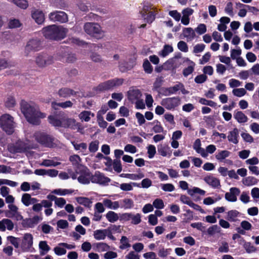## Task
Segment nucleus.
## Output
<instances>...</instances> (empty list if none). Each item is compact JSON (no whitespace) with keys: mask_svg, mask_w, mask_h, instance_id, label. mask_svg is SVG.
<instances>
[{"mask_svg":"<svg viewBox=\"0 0 259 259\" xmlns=\"http://www.w3.org/2000/svg\"><path fill=\"white\" fill-rule=\"evenodd\" d=\"M103 204L105 207L108 209L116 210L120 208V202L118 201H112L109 199H103Z\"/></svg>","mask_w":259,"mask_h":259,"instance_id":"nucleus-27","label":"nucleus"},{"mask_svg":"<svg viewBox=\"0 0 259 259\" xmlns=\"http://www.w3.org/2000/svg\"><path fill=\"white\" fill-rule=\"evenodd\" d=\"M20 106L21 112L27 120L31 124H39L40 119L46 116V114L41 112L38 107L33 103L22 100Z\"/></svg>","mask_w":259,"mask_h":259,"instance_id":"nucleus-1","label":"nucleus"},{"mask_svg":"<svg viewBox=\"0 0 259 259\" xmlns=\"http://www.w3.org/2000/svg\"><path fill=\"white\" fill-rule=\"evenodd\" d=\"M172 52V47L169 45H165L164 46L163 49L159 53V55L162 57H165Z\"/></svg>","mask_w":259,"mask_h":259,"instance_id":"nucleus-48","label":"nucleus"},{"mask_svg":"<svg viewBox=\"0 0 259 259\" xmlns=\"http://www.w3.org/2000/svg\"><path fill=\"white\" fill-rule=\"evenodd\" d=\"M184 62H189V66L188 67L185 68L183 70V74L185 76H188L189 75L191 74L194 69L195 64L193 61L190 60L188 58H186L184 59Z\"/></svg>","mask_w":259,"mask_h":259,"instance_id":"nucleus-30","label":"nucleus"},{"mask_svg":"<svg viewBox=\"0 0 259 259\" xmlns=\"http://www.w3.org/2000/svg\"><path fill=\"white\" fill-rule=\"evenodd\" d=\"M110 181V179L99 171H96L94 175H92L91 182L100 185H106Z\"/></svg>","mask_w":259,"mask_h":259,"instance_id":"nucleus-15","label":"nucleus"},{"mask_svg":"<svg viewBox=\"0 0 259 259\" xmlns=\"http://www.w3.org/2000/svg\"><path fill=\"white\" fill-rule=\"evenodd\" d=\"M50 20L54 22L64 23L68 21L67 15L63 11H55L51 12L49 15Z\"/></svg>","mask_w":259,"mask_h":259,"instance_id":"nucleus-13","label":"nucleus"},{"mask_svg":"<svg viewBox=\"0 0 259 259\" xmlns=\"http://www.w3.org/2000/svg\"><path fill=\"white\" fill-rule=\"evenodd\" d=\"M120 208H123L124 209H128L132 208L134 206V201L130 198H124L123 199L120 200Z\"/></svg>","mask_w":259,"mask_h":259,"instance_id":"nucleus-31","label":"nucleus"},{"mask_svg":"<svg viewBox=\"0 0 259 259\" xmlns=\"http://www.w3.org/2000/svg\"><path fill=\"white\" fill-rule=\"evenodd\" d=\"M14 225L13 222L7 218L0 221V231L5 232L6 229L11 231L14 229Z\"/></svg>","mask_w":259,"mask_h":259,"instance_id":"nucleus-23","label":"nucleus"},{"mask_svg":"<svg viewBox=\"0 0 259 259\" xmlns=\"http://www.w3.org/2000/svg\"><path fill=\"white\" fill-rule=\"evenodd\" d=\"M40 43L37 39L30 40L27 44L25 47V51L27 52L30 51H37L40 49Z\"/></svg>","mask_w":259,"mask_h":259,"instance_id":"nucleus-17","label":"nucleus"},{"mask_svg":"<svg viewBox=\"0 0 259 259\" xmlns=\"http://www.w3.org/2000/svg\"><path fill=\"white\" fill-rule=\"evenodd\" d=\"M32 145L28 140H18L15 143L8 145V149L12 153L26 152L28 150L33 148Z\"/></svg>","mask_w":259,"mask_h":259,"instance_id":"nucleus-5","label":"nucleus"},{"mask_svg":"<svg viewBox=\"0 0 259 259\" xmlns=\"http://www.w3.org/2000/svg\"><path fill=\"white\" fill-rule=\"evenodd\" d=\"M230 154V152L228 150H222L215 155V158L219 161H222L225 158L228 157Z\"/></svg>","mask_w":259,"mask_h":259,"instance_id":"nucleus-47","label":"nucleus"},{"mask_svg":"<svg viewBox=\"0 0 259 259\" xmlns=\"http://www.w3.org/2000/svg\"><path fill=\"white\" fill-rule=\"evenodd\" d=\"M31 17L36 23L42 24L45 21V15L42 11L34 9L31 11Z\"/></svg>","mask_w":259,"mask_h":259,"instance_id":"nucleus-20","label":"nucleus"},{"mask_svg":"<svg viewBox=\"0 0 259 259\" xmlns=\"http://www.w3.org/2000/svg\"><path fill=\"white\" fill-rule=\"evenodd\" d=\"M234 117L239 123H244L248 120L247 117L242 111H235Z\"/></svg>","mask_w":259,"mask_h":259,"instance_id":"nucleus-36","label":"nucleus"},{"mask_svg":"<svg viewBox=\"0 0 259 259\" xmlns=\"http://www.w3.org/2000/svg\"><path fill=\"white\" fill-rule=\"evenodd\" d=\"M33 237L30 233H25L21 240L20 249L22 252H32Z\"/></svg>","mask_w":259,"mask_h":259,"instance_id":"nucleus-8","label":"nucleus"},{"mask_svg":"<svg viewBox=\"0 0 259 259\" xmlns=\"http://www.w3.org/2000/svg\"><path fill=\"white\" fill-rule=\"evenodd\" d=\"M240 193V190L236 187L231 188L229 192L226 193L225 199L230 202H235L237 200V196Z\"/></svg>","mask_w":259,"mask_h":259,"instance_id":"nucleus-16","label":"nucleus"},{"mask_svg":"<svg viewBox=\"0 0 259 259\" xmlns=\"http://www.w3.org/2000/svg\"><path fill=\"white\" fill-rule=\"evenodd\" d=\"M67 32V29L55 25L48 26L42 29V33L46 38L54 40L63 38Z\"/></svg>","mask_w":259,"mask_h":259,"instance_id":"nucleus-2","label":"nucleus"},{"mask_svg":"<svg viewBox=\"0 0 259 259\" xmlns=\"http://www.w3.org/2000/svg\"><path fill=\"white\" fill-rule=\"evenodd\" d=\"M133 186H138L139 185L136 183H122L119 185L120 189L124 191H130L133 189Z\"/></svg>","mask_w":259,"mask_h":259,"instance_id":"nucleus-46","label":"nucleus"},{"mask_svg":"<svg viewBox=\"0 0 259 259\" xmlns=\"http://www.w3.org/2000/svg\"><path fill=\"white\" fill-rule=\"evenodd\" d=\"M181 103L179 97L167 98L162 100L161 104L168 110H171L178 106Z\"/></svg>","mask_w":259,"mask_h":259,"instance_id":"nucleus-11","label":"nucleus"},{"mask_svg":"<svg viewBox=\"0 0 259 259\" xmlns=\"http://www.w3.org/2000/svg\"><path fill=\"white\" fill-rule=\"evenodd\" d=\"M96 250L98 252H104L109 250L110 246L106 243L104 242L97 243L95 245Z\"/></svg>","mask_w":259,"mask_h":259,"instance_id":"nucleus-51","label":"nucleus"},{"mask_svg":"<svg viewBox=\"0 0 259 259\" xmlns=\"http://www.w3.org/2000/svg\"><path fill=\"white\" fill-rule=\"evenodd\" d=\"M183 87V84L182 83H179L172 87L166 88L164 90L165 95L168 96L171 94H173L181 89Z\"/></svg>","mask_w":259,"mask_h":259,"instance_id":"nucleus-37","label":"nucleus"},{"mask_svg":"<svg viewBox=\"0 0 259 259\" xmlns=\"http://www.w3.org/2000/svg\"><path fill=\"white\" fill-rule=\"evenodd\" d=\"M148 124L153 125L152 130L155 133H162L164 131L160 122L157 120H154L152 122L148 123Z\"/></svg>","mask_w":259,"mask_h":259,"instance_id":"nucleus-42","label":"nucleus"},{"mask_svg":"<svg viewBox=\"0 0 259 259\" xmlns=\"http://www.w3.org/2000/svg\"><path fill=\"white\" fill-rule=\"evenodd\" d=\"M76 172L78 174L77 180L82 184H89L91 181L92 174L90 170L85 166H80L76 169Z\"/></svg>","mask_w":259,"mask_h":259,"instance_id":"nucleus-7","label":"nucleus"},{"mask_svg":"<svg viewBox=\"0 0 259 259\" xmlns=\"http://www.w3.org/2000/svg\"><path fill=\"white\" fill-rule=\"evenodd\" d=\"M59 159L57 157H53L51 159H44L39 165L46 167H55L61 164L60 162L57 161Z\"/></svg>","mask_w":259,"mask_h":259,"instance_id":"nucleus-28","label":"nucleus"},{"mask_svg":"<svg viewBox=\"0 0 259 259\" xmlns=\"http://www.w3.org/2000/svg\"><path fill=\"white\" fill-rule=\"evenodd\" d=\"M83 29L88 34L97 39H100L104 35V32L101 26L97 23L87 22L84 25Z\"/></svg>","mask_w":259,"mask_h":259,"instance_id":"nucleus-4","label":"nucleus"},{"mask_svg":"<svg viewBox=\"0 0 259 259\" xmlns=\"http://www.w3.org/2000/svg\"><path fill=\"white\" fill-rule=\"evenodd\" d=\"M76 201L80 204L85 207H90L92 202L87 197H78L76 198Z\"/></svg>","mask_w":259,"mask_h":259,"instance_id":"nucleus-50","label":"nucleus"},{"mask_svg":"<svg viewBox=\"0 0 259 259\" xmlns=\"http://www.w3.org/2000/svg\"><path fill=\"white\" fill-rule=\"evenodd\" d=\"M143 67L145 72L148 74H151L153 71V67L149 60L147 59L144 60Z\"/></svg>","mask_w":259,"mask_h":259,"instance_id":"nucleus-55","label":"nucleus"},{"mask_svg":"<svg viewBox=\"0 0 259 259\" xmlns=\"http://www.w3.org/2000/svg\"><path fill=\"white\" fill-rule=\"evenodd\" d=\"M204 181L213 188H218L221 186L219 179L211 175L204 178Z\"/></svg>","mask_w":259,"mask_h":259,"instance_id":"nucleus-22","label":"nucleus"},{"mask_svg":"<svg viewBox=\"0 0 259 259\" xmlns=\"http://www.w3.org/2000/svg\"><path fill=\"white\" fill-rule=\"evenodd\" d=\"M6 106L9 108H12L16 105V100L12 96H9L6 101Z\"/></svg>","mask_w":259,"mask_h":259,"instance_id":"nucleus-60","label":"nucleus"},{"mask_svg":"<svg viewBox=\"0 0 259 259\" xmlns=\"http://www.w3.org/2000/svg\"><path fill=\"white\" fill-rule=\"evenodd\" d=\"M153 207L157 209H162L164 207L163 201L161 199H156L153 202Z\"/></svg>","mask_w":259,"mask_h":259,"instance_id":"nucleus-64","label":"nucleus"},{"mask_svg":"<svg viewBox=\"0 0 259 259\" xmlns=\"http://www.w3.org/2000/svg\"><path fill=\"white\" fill-rule=\"evenodd\" d=\"M201 141L199 139H196L193 144V148L196 151V152L200 154L203 157H207V155L205 152V149L201 147Z\"/></svg>","mask_w":259,"mask_h":259,"instance_id":"nucleus-29","label":"nucleus"},{"mask_svg":"<svg viewBox=\"0 0 259 259\" xmlns=\"http://www.w3.org/2000/svg\"><path fill=\"white\" fill-rule=\"evenodd\" d=\"M199 102L202 105H208L214 108L216 107L217 105V103L213 101L207 100L202 98L199 99Z\"/></svg>","mask_w":259,"mask_h":259,"instance_id":"nucleus-59","label":"nucleus"},{"mask_svg":"<svg viewBox=\"0 0 259 259\" xmlns=\"http://www.w3.org/2000/svg\"><path fill=\"white\" fill-rule=\"evenodd\" d=\"M120 177L122 178H126L133 180H138L143 178L145 176L144 174L139 171L138 174H121L120 175Z\"/></svg>","mask_w":259,"mask_h":259,"instance_id":"nucleus-32","label":"nucleus"},{"mask_svg":"<svg viewBox=\"0 0 259 259\" xmlns=\"http://www.w3.org/2000/svg\"><path fill=\"white\" fill-rule=\"evenodd\" d=\"M63 127L70 128L73 130H76L80 133H82L83 131L81 124L72 118H64L63 120Z\"/></svg>","mask_w":259,"mask_h":259,"instance_id":"nucleus-12","label":"nucleus"},{"mask_svg":"<svg viewBox=\"0 0 259 259\" xmlns=\"http://www.w3.org/2000/svg\"><path fill=\"white\" fill-rule=\"evenodd\" d=\"M147 153L149 158H152L154 157L156 151V147L153 145H150L147 147Z\"/></svg>","mask_w":259,"mask_h":259,"instance_id":"nucleus-63","label":"nucleus"},{"mask_svg":"<svg viewBox=\"0 0 259 259\" xmlns=\"http://www.w3.org/2000/svg\"><path fill=\"white\" fill-rule=\"evenodd\" d=\"M120 245L119 248L121 249H124L131 246L128 238L126 236H122L120 240Z\"/></svg>","mask_w":259,"mask_h":259,"instance_id":"nucleus-56","label":"nucleus"},{"mask_svg":"<svg viewBox=\"0 0 259 259\" xmlns=\"http://www.w3.org/2000/svg\"><path fill=\"white\" fill-rule=\"evenodd\" d=\"M21 200L23 204L26 207L38 202V199L36 198L32 197L31 195L28 193H24L22 196Z\"/></svg>","mask_w":259,"mask_h":259,"instance_id":"nucleus-21","label":"nucleus"},{"mask_svg":"<svg viewBox=\"0 0 259 259\" xmlns=\"http://www.w3.org/2000/svg\"><path fill=\"white\" fill-rule=\"evenodd\" d=\"M257 182V179L253 177L249 176L242 180V183L247 186L255 185Z\"/></svg>","mask_w":259,"mask_h":259,"instance_id":"nucleus-49","label":"nucleus"},{"mask_svg":"<svg viewBox=\"0 0 259 259\" xmlns=\"http://www.w3.org/2000/svg\"><path fill=\"white\" fill-rule=\"evenodd\" d=\"M95 114L89 111H83L79 114V118L81 121L88 122L90 120L91 117H94Z\"/></svg>","mask_w":259,"mask_h":259,"instance_id":"nucleus-43","label":"nucleus"},{"mask_svg":"<svg viewBox=\"0 0 259 259\" xmlns=\"http://www.w3.org/2000/svg\"><path fill=\"white\" fill-rule=\"evenodd\" d=\"M239 130L236 127L229 131L227 136L228 141L234 144H238L239 139Z\"/></svg>","mask_w":259,"mask_h":259,"instance_id":"nucleus-19","label":"nucleus"},{"mask_svg":"<svg viewBox=\"0 0 259 259\" xmlns=\"http://www.w3.org/2000/svg\"><path fill=\"white\" fill-rule=\"evenodd\" d=\"M8 209L5 211V214L8 218L14 219L16 221H21L23 218L19 211L18 207L14 204H8Z\"/></svg>","mask_w":259,"mask_h":259,"instance_id":"nucleus-10","label":"nucleus"},{"mask_svg":"<svg viewBox=\"0 0 259 259\" xmlns=\"http://www.w3.org/2000/svg\"><path fill=\"white\" fill-rule=\"evenodd\" d=\"M64 118H61L60 119H58L57 117L53 115H50L48 117L49 122L55 126H62L63 127V120Z\"/></svg>","mask_w":259,"mask_h":259,"instance_id":"nucleus-38","label":"nucleus"},{"mask_svg":"<svg viewBox=\"0 0 259 259\" xmlns=\"http://www.w3.org/2000/svg\"><path fill=\"white\" fill-rule=\"evenodd\" d=\"M58 94L60 97L67 98L71 96L75 95L76 92L71 89L62 88L59 90Z\"/></svg>","mask_w":259,"mask_h":259,"instance_id":"nucleus-25","label":"nucleus"},{"mask_svg":"<svg viewBox=\"0 0 259 259\" xmlns=\"http://www.w3.org/2000/svg\"><path fill=\"white\" fill-rule=\"evenodd\" d=\"M53 58L46 54H39L36 58V63L39 67H45L53 62Z\"/></svg>","mask_w":259,"mask_h":259,"instance_id":"nucleus-14","label":"nucleus"},{"mask_svg":"<svg viewBox=\"0 0 259 259\" xmlns=\"http://www.w3.org/2000/svg\"><path fill=\"white\" fill-rule=\"evenodd\" d=\"M158 153L163 157H169L171 155L170 148L167 144H160L158 146Z\"/></svg>","mask_w":259,"mask_h":259,"instance_id":"nucleus-24","label":"nucleus"},{"mask_svg":"<svg viewBox=\"0 0 259 259\" xmlns=\"http://www.w3.org/2000/svg\"><path fill=\"white\" fill-rule=\"evenodd\" d=\"M142 94L138 89H132L128 92V99L132 103L141 99Z\"/></svg>","mask_w":259,"mask_h":259,"instance_id":"nucleus-26","label":"nucleus"},{"mask_svg":"<svg viewBox=\"0 0 259 259\" xmlns=\"http://www.w3.org/2000/svg\"><path fill=\"white\" fill-rule=\"evenodd\" d=\"M194 13V10L190 8H186L184 9L182 11L183 15L181 18V23L185 25H188L190 23L189 17Z\"/></svg>","mask_w":259,"mask_h":259,"instance_id":"nucleus-18","label":"nucleus"},{"mask_svg":"<svg viewBox=\"0 0 259 259\" xmlns=\"http://www.w3.org/2000/svg\"><path fill=\"white\" fill-rule=\"evenodd\" d=\"M168 15L172 17L176 21L181 20V14L177 10H172L168 12Z\"/></svg>","mask_w":259,"mask_h":259,"instance_id":"nucleus-62","label":"nucleus"},{"mask_svg":"<svg viewBox=\"0 0 259 259\" xmlns=\"http://www.w3.org/2000/svg\"><path fill=\"white\" fill-rule=\"evenodd\" d=\"M16 123L14 117L9 114H4L0 117V127L9 135L14 133Z\"/></svg>","mask_w":259,"mask_h":259,"instance_id":"nucleus-3","label":"nucleus"},{"mask_svg":"<svg viewBox=\"0 0 259 259\" xmlns=\"http://www.w3.org/2000/svg\"><path fill=\"white\" fill-rule=\"evenodd\" d=\"M38 247L41 255H45L51 249L46 241H40L39 242Z\"/></svg>","mask_w":259,"mask_h":259,"instance_id":"nucleus-39","label":"nucleus"},{"mask_svg":"<svg viewBox=\"0 0 259 259\" xmlns=\"http://www.w3.org/2000/svg\"><path fill=\"white\" fill-rule=\"evenodd\" d=\"M33 136L38 143L45 147L52 148L56 145L55 139L46 133L40 131L36 132Z\"/></svg>","mask_w":259,"mask_h":259,"instance_id":"nucleus-6","label":"nucleus"},{"mask_svg":"<svg viewBox=\"0 0 259 259\" xmlns=\"http://www.w3.org/2000/svg\"><path fill=\"white\" fill-rule=\"evenodd\" d=\"M131 223L134 225H138L141 222V215L140 213L133 214L132 213L131 218Z\"/></svg>","mask_w":259,"mask_h":259,"instance_id":"nucleus-58","label":"nucleus"},{"mask_svg":"<svg viewBox=\"0 0 259 259\" xmlns=\"http://www.w3.org/2000/svg\"><path fill=\"white\" fill-rule=\"evenodd\" d=\"M99 142L98 140L92 141L89 146V152L95 153L98 150Z\"/></svg>","mask_w":259,"mask_h":259,"instance_id":"nucleus-53","label":"nucleus"},{"mask_svg":"<svg viewBox=\"0 0 259 259\" xmlns=\"http://www.w3.org/2000/svg\"><path fill=\"white\" fill-rule=\"evenodd\" d=\"M122 78H114L100 83L96 88L97 91H104L114 87L121 85L123 83Z\"/></svg>","mask_w":259,"mask_h":259,"instance_id":"nucleus-9","label":"nucleus"},{"mask_svg":"<svg viewBox=\"0 0 259 259\" xmlns=\"http://www.w3.org/2000/svg\"><path fill=\"white\" fill-rule=\"evenodd\" d=\"M243 247L246 251L248 253L254 252L256 250V247L252 245L250 242H245Z\"/></svg>","mask_w":259,"mask_h":259,"instance_id":"nucleus-61","label":"nucleus"},{"mask_svg":"<svg viewBox=\"0 0 259 259\" xmlns=\"http://www.w3.org/2000/svg\"><path fill=\"white\" fill-rule=\"evenodd\" d=\"M7 239L15 248H20L21 239L20 238L8 236L7 237Z\"/></svg>","mask_w":259,"mask_h":259,"instance_id":"nucleus-41","label":"nucleus"},{"mask_svg":"<svg viewBox=\"0 0 259 259\" xmlns=\"http://www.w3.org/2000/svg\"><path fill=\"white\" fill-rule=\"evenodd\" d=\"M107 229L97 230L94 232L93 236L97 240H104L106 238Z\"/></svg>","mask_w":259,"mask_h":259,"instance_id":"nucleus-40","label":"nucleus"},{"mask_svg":"<svg viewBox=\"0 0 259 259\" xmlns=\"http://www.w3.org/2000/svg\"><path fill=\"white\" fill-rule=\"evenodd\" d=\"M183 34L187 41L193 40L195 37V33L191 27L185 28L183 30Z\"/></svg>","mask_w":259,"mask_h":259,"instance_id":"nucleus-33","label":"nucleus"},{"mask_svg":"<svg viewBox=\"0 0 259 259\" xmlns=\"http://www.w3.org/2000/svg\"><path fill=\"white\" fill-rule=\"evenodd\" d=\"M13 2L17 6L22 9H26L28 6L26 0H13Z\"/></svg>","mask_w":259,"mask_h":259,"instance_id":"nucleus-57","label":"nucleus"},{"mask_svg":"<svg viewBox=\"0 0 259 259\" xmlns=\"http://www.w3.org/2000/svg\"><path fill=\"white\" fill-rule=\"evenodd\" d=\"M74 148L76 150L79 151L82 155H87L89 154V151L87 149V144L85 143L75 144L73 145Z\"/></svg>","mask_w":259,"mask_h":259,"instance_id":"nucleus-34","label":"nucleus"},{"mask_svg":"<svg viewBox=\"0 0 259 259\" xmlns=\"http://www.w3.org/2000/svg\"><path fill=\"white\" fill-rule=\"evenodd\" d=\"M232 94L237 97H242L247 94V92L244 88H236L232 90Z\"/></svg>","mask_w":259,"mask_h":259,"instance_id":"nucleus-54","label":"nucleus"},{"mask_svg":"<svg viewBox=\"0 0 259 259\" xmlns=\"http://www.w3.org/2000/svg\"><path fill=\"white\" fill-rule=\"evenodd\" d=\"M106 218L110 223H113L119 219L118 214L113 211H109L106 214Z\"/></svg>","mask_w":259,"mask_h":259,"instance_id":"nucleus-44","label":"nucleus"},{"mask_svg":"<svg viewBox=\"0 0 259 259\" xmlns=\"http://www.w3.org/2000/svg\"><path fill=\"white\" fill-rule=\"evenodd\" d=\"M73 105V103L70 101H66L65 102L60 103H57L55 102L52 103V106L55 109H57L58 106L60 107L63 109L71 108L72 107Z\"/></svg>","mask_w":259,"mask_h":259,"instance_id":"nucleus-35","label":"nucleus"},{"mask_svg":"<svg viewBox=\"0 0 259 259\" xmlns=\"http://www.w3.org/2000/svg\"><path fill=\"white\" fill-rule=\"evenodd\" d=\"M240 212L236 210H231L227 212V219L231 222H236Z\"/></svg>","mask_w":259,"mask_h":259,"instance_id":"nucleus-45","label":"nucleus"},{"mask_svg":"<svg viewBox=\"0 0 259 259\" xmlns=\"http://www.w3.org/2000/svg\"><path fill=\"white\" fill-rule=\"evenodd\" d=\"M221 228L218 225H212L208 228L206 233L209 236H213L216 233H220Z\"/></svg>","mask_w":259,"mask_h":259,"instance_id":"nucleus-52","label":"nucleus"}]
</instances>
